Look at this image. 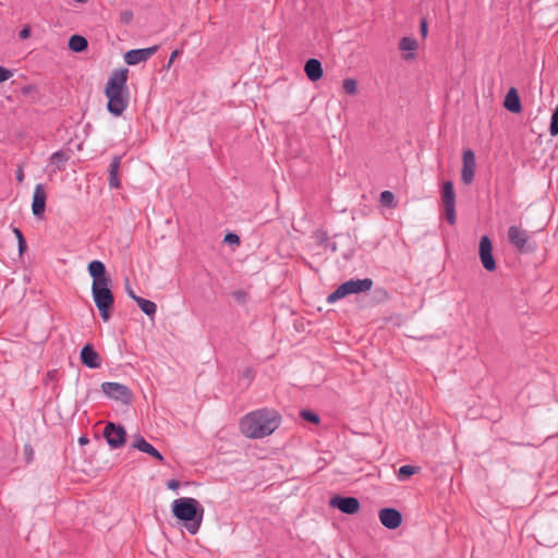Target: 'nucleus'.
<instances>
[{
	"instance_id": "f257e3e1",
	"label": "nucleus",
	"mask_w": 558,
	"mask_h": 558,
	"mask_svg": "<svg viewBox=\"0 0 558 558\" xmlns=\"http://www.w3.org/2000/svg\"><path fill=\"white\" fill-rule=\"evenodd\" d=\"M280 424L281 415L278 411L263 408L244 415L240 421V429L246 437L258 439L271 435Z\"/></svg>"
},
{
	"instance_id": "f03ea898",
	"label": "nucleus",
	"mask_w": 558,
	"mask_h": 558,
	"mask_svg": "<svg viewBox=\"0 0 558 558\" xmlns=\"http://www.w3.org/2000/svg\"><path fill=\"white\" fill-rule=\"evenodd\" d=\"M128 73V69L113 71L105 87V95L108 98L107 109L114 117H120L130 102Z\"/></svg>"
},
{
	"instance_id": "7ed1b4c3",
	"label": "nucleus",
	"mask_w": 558,
	"mask_h": 558,
	"mask_svg": "<svg viewBox=\"0 0 558 558\" xmlns=\"http://www.w3.org/2000/svg\"><path fill=\"white\" fill-rule=\"evenodd\" d=\"M171 509L174 518L183 523L189 533L194 535L198 532L205 512L198 500L181 497L173 500Z\"/></svg>"
},
{
	"instance_id": "20e7f679",
	"label": "nucleus",
	"mask_w": 558,
	"mask_h": 558,
	"mask_svg": "<svg viewBox=\"0 0 558 558\" xmlns=\"http://www.w3.org/2000/svg\"><path fill=\"white\" fill-rule=\"evenodd\" d=\"M92 295L101 319L109 322L114 304V295L110 286H92Z\"/></svg>"
},
{
	"instance_id": "39448f33",
	"label": "nucleus",
	"mask_w": 558,
	"mask_h": 558,
	"mask_svg": "<svg viewBox=\"0 0 558 558\" xmlns=\"http://www.w3.org/2000/svg\"><path fill=\"white\" fill-rule=\"evenodd\" d=\"M373 287V280L371 278L364 279H350L341 283L332 293L327 296L328 303H335L336 301L345 298L350 294H357L366 292Z\"/></svg>"
},
{
	"instance_id": "423d86ee",
	"label": "nucleus",
	"mask_w": 558,
	"mask_h": 558,
	"mask_svg": "<svg viewBox=\"0 0 558 558\" xmlns=\"http://www.w3.org/2000/svg\"><path fill=\"white\" fill-rule=\"evenodd\" d=\"M101 390L109 399L120 401L124 404L131 403L133 399L132 390L128 386L120 383H102Z\"/></svg>"
},
{
	"instance_id": "0eeeda50",
	"label": "nucleus",
	"mask_w": 558,
	"mask_h": 558,
	"mask_svg": "<svg viewBox=\"0 0 558 558\" xmlns=\"http://www.w3.org/2000/svg\"><path fill=\"white\" fill-rule=\"evenodd\" d=\"M102 436L111 449H119L125 445L128 435L122 425L108 422L104 428Z\"/></svg>"
},
{
	"instance_id": "6e6552de",
	"label": "nucleus",
	"mask_w": 558,
	"mask_h": 558,
	"mask_svg": "<svg viewBox=\"0 0 558 558\" xmlns=\"http://www.w3.org/2000/svg\"><path fill=\"white\" fill-rule=\"evenodd\" d=\"M441 199L445 206L446 220L450 225H453L456 222V193L451 181H446L444 183Z\"/></svg>"
},
{
	"instance_id": "1a4fd4ad",
	"label": "nucleus",
	"mask_w": 558,
	"mask_h": 558,
	"mask_svg": "<svg viewBox=\"0 0 558 558\" xmlns=\"http://www.w3.org/2000/svg\"><path fill=\"white\" fill-rule=\"evenodd\" d=\"M329 505L345 514H354L361 508L359 499L350 496L344 497L335 495L330 498Z\"/></svg>"
},
{
	"instance_id": "9d476101",
	"label": "nucleus",
	"mask_w": 558,
	"mask_h": 558,
	"mask_svg": "<svg viewBox=\"0 0 558 558\" xmlns=\"http://www.w3.org/2000/svg\"><path fill=\"white\" fill-rule=\"evenodd\" d=\"M87 270L93 278L92 286H110L111 279L107 276L106 266L102 262L97 259L92 260L87 266Z\"/></svg>"
},
{
	"instance_id": "9b49d317",
	"label": "nucleus",
	"mask_w": 558,
	"mask_h": 558,
	"mask_svg": "<svg viewBox=\"0 0 558 558\" xmlns=\"http://www.w3.org/2000/svg\"><path fill=\"white\" fill-rule=\"evenodd\" d=\"M158 50V46L148 48L131 49L125 52L124 61L128 65H136L141 62L147 61Z\"/></svg>"
},
{
	"instance_id": "f8f14e48",
	"label": "nucleus",
	"mask_w": 558,
	"mask_h": 558,
	"mask_svg": "<svg viewBox=\"0 0 558 558\" xmlns=\"http://www.w3.org/2000/svg\"><path fill=\"white\" fill-rule=\"evenodd\" d=\"M462 170H461V180L464 184L469 185L472 183L475 173L476 160L475 154L471 149H466L463 151L462 157Z\"/></svg>"
},
{
	"instance_id": "ddd939ff",
	"label": "nucleus",
	"mask_w": 558,
	"mask_h": 558,
	"mask_svg": "<svg viewBox=\"0 0 558 558\" xmlns=\"http://www.w3.org/2000/svg\"><path fill=\"white\" fill-rule=\"evenodd\" d=\"M81 362L88 368H98L101 365V359L98 352L90 343L85 344L81 350Z\"/></svg>"
},
{
	"instance_id": "4468645a",
	"label": "nucleus",
	"mask_w": 558,
	"mask_h": 558,
	"mask_svg": "<svg viewBox=\"0 0 558 558\" xmlns=\"http://www.w3.org/2000/svg\"><path fill=\"white\" fill-rule=\"evenodd\" d=\"M46 191L41 183L37 184L33 194L32 210L35 217H41L46 208Z\"/></svg>"
},
{
	"instance_id": "2eb2a0df",
	"label": "nucleus",
	"mask_w": 558,
	"mask_h": 558,
	"mask_svg": "<svg viewBox=\"0 0 558 558\" xmlns=\"http://www.w3.org/2000/svg\"><path fill=\"white\" fill-rule=\"evenodd\" d=\"M69 159H70V155L66 151H63V150L54 151L50 156L49 165H48L50 174H54L58 171L64 170Z\"/></svg>"
},
{
	"instance_id": "dca6fc26",
	"label": "nucleus",
	"mask_w": 558,
	"mask_h": 558,
	"mask_svg": "<svg viewBox=\"0 0 558 558\" xmlns=\"http://www.w3.org/2000/svg\"><path fill=\"white\" fill-rule=\"evenodd\" d=\"M304 72L311 82H317L324 74L322 62L315 58L308 59L304 64Z\"/></svg>"
},
{
	"instance_id": "f3484780",
	"label": "nucleus",
	"mask_w": 558,
	"mask_h": 558,
	"mask_svg": "<svg viewBox=\"0 0 558 558\" xmlns=\"http://www.w3.org/2000/svg\"><path fill=\"white\" fill-rule=\"evenodd\" d=\"M133 448L151 456L161 463L165 461L163 456L151 444L146 441V439L142 436H138L135 439V441L133 442Z\"/></svg>"
},
{
	"instance_id": "a211bd4d",
	"label": "nucleus",
	"mask_w": 558,
	"mask_h": 558,
	"mask_svg": "<svg viewBox=\"0 0 558 558\" xmlns=\"http://www.w3.org/2000/svg\"><path fill=\"white\" fill-rule=\"evenodd\" d=\"M122 161V156L116 155L110 161L109 165V186L111 189H119L121 185L120 179H119V170Z\"/></svg>"
},
{
	"instance_id": "6ab92c4d",
	"label": "nucleus",
	"mask_w": 558,
	"mask_h": 558,
	"mask_svg": "<svg viewBox=\"0 0 558 558\" xmlns=\"http://www.w3.org/2000/svg\"><path fill=\"white\" fill-rule=\"evenodd\" d=\"M504 106L508 111H510L512 113L521 112V110H522L521 99L518 94V90L514 87H511L508 90V93L505 97Z\"/></svg>"
},
{
	"instance_id": "aec40b11",
	"label": "nucleus",
	"mask_w": 558,
	"mask_h": 558,
	"mask_svg": "<svg viewBox=\"0 0 558 558\" xmlns=\"http://www.w3.org/2000/svg\"><path fill=\"white\" fill-rule=\"evenodd\" d=\"M418 44L417 40L413 37H402L399 41V48L407 53L403 56V59L407 61L413 60L415 58L414 51L417 49Z\"/></svg>"
},
{
	"instance_id": "412c9836",
	"label": "nucleus",
	"mask_w": 558,
	"mask_h": 558,
	"mask_svg": "<svg viewBox=\"0 0 558 558\" xmlns=\"http://www.w3.org/2000/svg\"><path fill=\"white\" fill-rule=\"evenodd\" d=\"M508 239L510 244H526L531 240V236L520 227L511 226L508 230Z\"/></svg>"
},
{
	"instance_id": "4be33fe9",
	"label": "nucleus",
	"mask_w": 558,
	"mask_h": 558,
	"mask_svg": "<svg viewBox=\"0 0 558 558\" xmlns=\"http://www.w3.org/2000/svg\"><path fill=\"white\" fill-rule=\"evenodd\" d=\"M480 258L483 267L487 271H494L496 269V262L493 255V246H478Z\"/></svg>"
},
{
	"instance_id": "5701e85b",
	"label": "nucleus",
	"mask_w": 558,
	"mask_h": 558,
	"mask_svg": "<svg viewBox=\"0 0 558 558\" xmlns=\"http://www.w3.org/2000/svg\"><path fill=\"white\" fill-rule=\"evenodd\" d=\"M402 523V514L395 508L386 507V529L395 530Z\"/></svg>"
},
{
	"instance_id": "b1692460",
	"label": "nucleus",
	"mask_w": 558,
	"mask_h": 558,
	"mask_svg": "<svg viewBox=\"0 0 558 558\" xmlns=\"http://www.w3.org/2000/svg\"><path fill=\"white\" fill-rule=\"evenodd\" d=\"M69 48L74 52H82L87 49V39L81 35H72L69 38Z\"/></svg>"
},
{
	"instance_id": "393cba45",
	"label": "nucleus",
	"mask_w": 558,
	"mask_h": 558,
	"mask_svg": "<svg viewBox=\"0 0 558 558\" xmlns=\"http://www.w3.org/2000/svg\"><path fill=\"white\" fill-rule=\"evenodd\" d=\"M135 302L143 311V313H145L148 317L154 318L157 312V305L153 301L140 298L135 299Z\"/></svg>"
},
{
	"instance_id": "a878e982",
	"label": "nucleus",
	"mask_w": 558,
	"mask_h": 558,
	"mask_svg": "<svg viewBox=\"0 0 558 558\" xmlns=\"http://www.w3.org/2000/svg\"><path fill=\"white\" fill-rule=\"evenodd\" d=\"M420 468L413 465H402L398 471V478L403 481L417 473Z\"/></svg>"
},
{
	"instance_id": "bb28decb",
	"label": "nucleus",
	"mask_w": 558,
	"mask_h": 558,
	"mask_svg": "<svg viewBox=\"0 0 558 558\" xmlns=\"http://www.w3.org/2000/svg\"><path fill=\"white\" fill-rule=\"evenodd\" d=\"M343 90L349 95H354L357 92V82L354 78H345L342 83Z\"/></svg>"
},
{
	"instance_id": "cd10ccee",
	"label": "nucleus",
	"mask_w": 558,
	"mask_h": 558,
	"mask_svg": "<svg viewBox=\"0 0 558 558\" xmlns=\"http://www.w3.org/2000/svg\"><path fill=\"white\" fill-rule=\"evenodd\" d=\"M300 416L306 421V422H310V423H313V424H318L319 423V416L317 413L311 411V410H302L300 412Z\"/></svg>"
},
{
	"instance_id": "c85d7f7f",
	"label": "nucleus",
	"mask_w": 558,
	"mask_h": 558,
	"mask_svg": "<svg viewBox=\"0 0 558 558\" xmlns=\"http://www.w3.org/2000/svg\"><path fill=\"white\" fill-rule=\"evenodd\" d=\"M549 133L551 136L558 135V106L554 109L550 118Z\"/></svg>"
},
{
	"instance_id": "c756f323",
	"label": "nucleus",
	"mask_w": 558,
	"mask_h": 558,
	"mask_svg": "<svg viewBox=\"0 0 558 558\" xmlns=\"http://www.w3.org/2000/svg\"><path fill=\"white\" fill-rule=\"evenodd\" d=\"M231 295L239 304H245L250 300V295L245 290H235Z\"/></svg>"
},
{
	"instance_id": "7c9ffc66",
	"label": "nucleus",
	"mask_w": 558,
	"mask_h": 558,
	"mask_svg": "<svg viewBox=\"0 0 558 558\" xmlns=\"http://www.w3.org/2000/svg\"><path fill=\"white\" fill-rule=\"evenodd\" d=\"M240 236L236 233L229 232L222 240V244H239Z\"/></svg>"
},
{
	"instance_id": "2f4dec72",
	"label": "nucleus",
	"mask_w": 558,
	"mask_h": 558,
	"mask_svg": "<svg viewBox=\"0 0 558 558\" xmlns=\"http://www.w3.org/2000/svg\"><path fill=\"white\" fill-rule=\"evenodd\" d=\"M26 463H31L34 460V449L29 444H25L23 448Z\"/></svg>"
},
{
	"instance_id": "473e14b6",
	"label": "nucleus",
	"mask_w": 558,
	"mask_h": 558,
	"mask_svg": "<svg viewBox=\"0 0 558 558\" xmlns=\"http://www.w3.org/2000/svg\"><path fill=\"white\" fill-rule=\"evenodd\" d=\"M241 377L244 379H247V385H248L255 377V372L252 367H246L242 371Z\"/></svg>"
},
{
	"instance_id": "72a5a7b5",
	"label": "nucleus",
	"mask_w": 558,
	"mask_h": 558,
	"mask_svg": "<svg viewBox=\"0 0 558 558\" xmlns=\"http://www.w3.org/2000/svg\"><path fill=\"white\" fill-rule=\"evenodd\" d=\"M133 20V12L130 10L122 11L120 14V21L124 24H130Z\"/></svg>"
},
{
	"instance_id": "f704fd0d",
	"label": "nucleus",
	"mask_w": 558,
	"mask_h": 558,
	"mask_svg": "<svg viewBox=\"0 0 558 558\" xmlns=\"http://www.w3.org/2000/svg\"><path fill=\"white\" fill-rule=\"evenodd\" d=\"M12 76V72L0 65V83L8 81Z\"/></svg>"
},
{
	"instance_id": "c9c22d12",
	"label": "nucleus",
	"mask_w": 558,
	"mask_h": 558,
	"mask_svg": "<svg viewBox=\"0 0 558 558\" xmlns=\"http://www.w3.org/2000/svg\"><path fill=\"white\" fill-rule=\"evenodd\" d=\"M420 31H421V35L425 38L428 34V26H427V21L426 19H422L421 22H420Z\"/></svg>"
},
{
	"instance_id": "e433bc0d",
	"label": "nucleus",
	"mask_w": 558,
	"mask_h": 558,
	"mask_svg": "<svg viewBox=\"0 0 558 558\" xmlns=\"http://www.w3.org/2000/svg\"><path fill=\"white\" fill-rule=\"evenodd\" d=\"M12 231L14 232V234L16 236L17 244H26L25 238L20 229L14 228Z\"/></svg>"
},
{
	"instance_id": "4c0bfd02",
	"label": "nucleus",
	"mask_w": 558,
	"mask_h": 558,
	"mask_svg": "<svg viewBox=\"0 0 558 558\" xmlns=\"http://www.w3.org/2000/svg\"><path fill=\"white\" fill-rule=\"evenodd\" d=\"M395 195L390 191H386V207H392L395 206Z\"/></svg>"
},
{
	"instance_id": "58836bf2",
	"label": "nucleus",
	"mask_w": 558,
	"mask_h": 558,
	"mask_svg": "<svg viewBox=\"0 0 558 558\" xmlns=\"http://www.w3.org/2000/svg\"><path fill=\"white\" fill-rule=\"evenodd\" d=\"M59 372L58 369H51L48 371L46 374V379L48 380H57L58 379Z\"/></svg>"
},
{
	"instance_id": "ea45409f",
	"label": "nucleus",
	"mask_w": 558,
	"mask_h": 558,
	"mask_svg": "<svg viewBox=\"0 0 558 558\" xmlns=\"http://www.w3.org/2000/svg\"><path fill=\"white\" fill-rule=\"evenodd\" d=\"M167 487L171 490H175L180 487V482L177 480H169L167 482Z\"/></svg>"
},
{
	"instance_id": "a19ab883",
	"label": "nucleus",
	"mask_w": 558,
	"mask_h": 558,
	"mask_svg": "<svg viewBox=\"0 0 558 558\" xmlns=\"http://www.w3.org/2000/svg\"><path fill=\"white\" fill-rule=\"evenodd\" d=\"M29 35H31V28L28 26H25L19 33V36L21 39H26L29 37Z\"/></svg>"
},
{
	"instance_id": "79ce46f5",
	"label": "nucleus",
	"mask_w": 558,
	"mask_h": 558,
	"mask_svg": "<svg viewBox=\"0 0 558 558\" xmlns=\"http://www.w3.org/2000/svg\"><path fill=\"white\" fill-rule=\"evenodd\" d=\"M16 180L22 182L24 180V171L23 168L19 167L15 173Z\"/></svg>"
},
{
	"instance_id": "37998d69",
	"label": "nucleus",
	"mask_w": 558,
	"mask_h": 558,
	"mask_svg": "<svg viewBox=\"0 0 558 558\" xmlns=\"http://www.w3.org/2000/svg\"><path fill=\"white\" fill-rule=\"evenodd\" d=\"M478 244H492V241L488 235H483L478 242Z\"/></svg>"
},
{
	"instance_id": "c03bdc74",
	"label": "nucleus",
	"mask_w": 558,
	"mask_h": 558,
	"mask_svg": "<svg viewBox=\"0 0 558 558\" xmlns=\"http://www.w3.org/2000/svg\"><path fill=\"white\" fill-rule=\"evenodd\" d=\"M128 295L135 301V299H140L141 296L136 295L132 289H128Z\"/></svg>"
},
{
	"instance_id": "a18cd8bd",
	"label": "nucleus",
	"mask_w": 558,
	"mask_h": 558,
	"mask_svg": "<svg viewBox=\"0 0 558 558\" xmlns=\"http://www.w3.org/2000/svg\"><path fill=\"white\" fill-rule=\"evenodd\" d=\"M384 517H385V513H384V508H380L378 510V519L380 521L381 524H384Z\"/></svg>"
},
{
	"instance_id": "49530a36",
	"label": "nucleus",
	"mask_w": 558,
	"mask_h": 558,
	"mask_svg": "<svg viewBox=\"0 0 558 558\" xmlns=\"http://www.w3.org/2000/svg\"><path fill=\"white\" fill-rule=\"evenodd\" d=\"M519 247V252L520 253H529L531 250V246H524V245H521V246H518Z\"/></svg>"
},
{
	"instance_id": "de8ad7c7",
	"label": "nucleus",
	"mask_w": 558,
	"mask_h": 558,
	"mask_svg": "<svg viewBox=\"0 0 558 558\" xmlns=\"http://www.w3.org/2000/svg\"><path fill=\"white\" fill-rule=\"evenodd\" d=\"M28 246H17V253L20 256H22L26 251Z\"/></svg>"
},
{
	"instance_id": "09e8293b",
	"label": "nucleus",
	"mask_w": 558,
	"mask_h": 558,
	"mask_svg": "<svg viewBox=\"0 0 558 558\" xmlns=\"http://www.w3.org/2000/svg\"><path fill=\"white\" fill-rule=\"evenodd\" d=\"M179 54V51L178 50H174L172 51L171 56H170V59H169V64L171 62H173V60L177 58V56Z\"/></svg>"
},
{
	"instance_id": "8fccbe9b",
	"label": "nucleus",
	"mask_w": 558,
	"mask_h": 558,
	"mask_svg": "<svg viewBox=\"0 0 558 558\" xmlns=\"http://www.w3.org/2000/svg\"><path fill=\"white\" fill-rule=\"evenodd\" d=\"M88 441H89L88 438L85 436H82L78 439L80 445H86V444H88Z\"/></svg>"
},
{
	"instance_id": "3c124183",
	"label": "nucleus",
	"mask_w": 558,
	"mask_h": 558,
	"mask_svg": "<svg viewBox=\"0 0 558 558\" xmlns=\"http://www.w3.org/2000/svg\"><path fill=\"white\" fill-rule=\"evenodd\" d=\"M378 201L381 205H384V191L378 194Z\"/></svg>"
},
{
	"instance_id": "603ef678",
	"label": "nucleus",
	"mask_w": 558,
	"mask_h": 558,
	"mask_svg": "<svg viewBox=\"0 0 558 558\" xmlns=\"http://www.w3.org/2000/svg\"><path fill=\"white\" fill-rule=\"evenodd\" d=\"M75 2H80V3H83V2H86L87 0H74Z\"/></svg>"
},
{
	"instance_id": "864d4df0",
	"label": "nucleus",
	"mask_w": 558,
	"mask_h": 558,
	"mask_svg": "<svg viewBox=\"0 0 558 558\" xmlns=\"http://www.w3.org/2000/svg\"><path fill=\"white\" fill-rule=\"evenodd\" d=\"M331 248H332V251L335 252V251H336V248H337V246H336V245H332V246H331Z\"/></svg>"
}]
</instances>
